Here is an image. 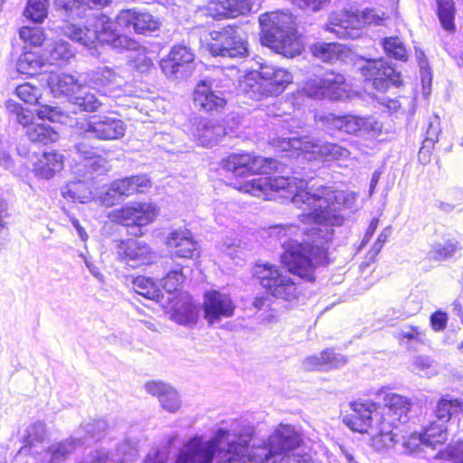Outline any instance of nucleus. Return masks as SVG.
Masks as SVG:
<instances>
[{"label":"nucleus","instance_id":"obj_16","mask_svg":"<svg viewBox=\"0 0 463 463\" xmlns=\"http://www.w3.org/2000/svg\"><path fill=\"white\" fill-rule=\"evenodd\" d=\"M5 113L9 123L18 124L26 129L34 119V113L37 114L41 119H48L50 121H56L59 113L56 108L51 106H43L34 112L31 109L24 108L22 104L14 99H7L5 102Z\"/></svg>","mask_w":463,"mask_h":463},{"label":"nucleus","instance_id":"obj_26","mask_svg":"<svg viewBox=\"0 0 463 463\" xmlns=\"http://www.w3.org/2000/svg\"><path fill=\"white\" fill-rule=\"evenodd\" d=\"M149 186L150 180L146 175H133L114 181L107 195L114 200H120L136 193H143Z\"/></svg>","mask_w":463,"mask_h":463},{"label":"nucleus","instance_id":"obj_36","mask_svg":"<svg viewBox=\"0 0 463 463\" xmlns=\"http://www.w3.org/2000/svg\"><path fill=\"white\" fill-rule=\"evenodd\" d=\"M199 309L190 300H185L175 306L173 309L171 318L175 323L183 326H194L197 323Z\"/></svg>","mask_w":463,"mask_h":463},{"label":"nucleus","instance_id":"obj_15","mask_svg":"<svg viewBox=\"0 0 463 463\" xmlns=\"http://www.w3.org/2000/svg\"><path fill=\"white\" fill-rule=\"evenodd\" d=\"M194 61L192 50L184 44H177L172 47L167 57L160 61V68L169 79H183L191 74Z\"/></svg>","mask_w":463,"mask_h":463},{"label":"nucleus","instance_id":"obj_17","mask_svg":"<svg viewBox=\"0 0 463 463\" xmlns=\"http://www.w3.org/2000/svg\"><path fill=\"white\" fill-rule=\"evenodd\" d=\"M235 304L228 294L210 290L204 294L203 312L208 324L213 325L233 316Z\"/></svg>","mask_w":463,"mask_h":463},{"label":"nucleus","instance_id":"obj_53","mask_svg":"<svg viewBox=\"0 0 463 463\" xmlns=\"http://www.w3.org/2000/svg\"><path fill=\"white\" fill-rule=\"evenodd\" d=\"M159 402L164 410L171 413L177 411L181 407L180 397L172 386L159 399Z\"/></svg>","mask_w":463,"mask_h":463},{"label":"nucleus","instance_id":"obj_31","mask_svg":"<svg viewBox=\"0 0 463 463\" xmlns=\"http://www.w3.org/2000/svg\"><path fill=\"white\" fill-rule=\"evenodd\" d=\"M398 426L393 421H380L373 430L368 433L372 435V446L378 451L392 448L398 442V435L393 432Z\"/></svg>","mask_w":463,"mask_h":463},{"label":"nucleus","instance_id":"obj_24","mask_svg":"<svg viewBox=\"0 0 463 463\" xmlns=\"http://www.w3.org/2000/svg\"><path fill=\"white\" fill-rule=\"evenodd\" d=\"M118 254L126 264L133 269L148 265L155 258V252L148 244L133 239L121 244Z\"/></svg>","mask_w":463,"mask_h":463},{"label":"nucleus","instance_id":"obj_6","mask_svg":"<svg viewBox=\"0 0 463 463\" xmlns=\"http://www.w3.org/2000/svg\"><path fill=\"white\" fill-rule=\"evenodd\" d=\"M385 18V13L377 8L343 10L329 15L325 30L338 39L355 40L364 33L366 26L382 25Z\"/></svg>","mask_w":463,"mask_h":463},{"label":"nucleus","instance_id":"obj_42","mask_svg":"<svg viewBox=\"0 0 463 463\" xmlns=\"http://www.w3.org/2000/svg\"><path fill=\"white\" fill-rule=\"evenodd\" d=\"M54 6L64 19L82 18L89 15L86 14L82 0H54Z\"/></svg>","mask_w":463,"mask_h":463},{"label":"nucleus","instance_id":"obj_25","mask_svg":"<svg viewBox=\"0 0 463 463\" xmlns=\"http://www.w3.org/2000/svg\"><path fill=\"white\" fill-rule=\"evenodd\" d=\"M191 132L199 145L207 147L216 145L226 134L223 126L206 118H194Z\"/></svg>","mask_w":463,"mask_h":463},{"label":"nucleus","instance_id":"obj_51","mask_svg":"<svg viewBox=\"0 0 463 463\" xmlns=\"http://www.w3.org/2000/svg\"><path fill=\"white\" fill-rule=\"evenodd\" d=\"M46 434V426L43 421H35L27 427L25 434L23 437V442L24 446L23 449L27 447L31 448L35 442L43 441Z\"/></svg>","mask_w":463,"mask_h":463},{"label":"nucleus","instance_id":"obj_34","mask_svg":"<svg viewBox=\"0 0 463 463\" xmlns=\"http://www.w3.org/2000/svg\"><path fill=\"white\" fill-rule=\"evenodd\" d=\"M419 439L422 445L435 449L447 439V427L439 421H431L419 434Z\"/></svg>","mask_w":463,"mask_h":463},{"label":"nucleus","instance_id":"obj_29","mask_svg":"<svg viewBox=\"0 0 463 463\" xmlns=\"http://www.w3.org/2000/svg\"><path fill=\"white\" fill-rule=\"evenodd\" d=\"M43 55L47 60V66L61 67L68 64L74 58L75 49L69 42L58 40L45 47Z\"/></svg>","mask_w":463,"mask_h":463},{"label":"nucleus","instance_id":"obj_9","mask_svg":"<svg viewBox=\"0 0 463 463\" xmlns=\"http://www.w3.org/2000/svg\"><path fill=\"white\" fill-rule=\"evenodd\" d=\"M253 273L261 287L274 298L286 301L298 298L299 289L296 281L281 267L269 263L257 264Z\"/></svg>","mask_w":463,"mask_h":463},{"label":"nucleus","instance_id":"obj_55","mask_svg":"<svg viewBox=\"0 0 463 463\" xmlns=\"http://www.w3.org/2000/svg\"><path fill=\"white\" fill-rule=\"evenodd\" d=\"M440 133L439 118H435L433 121H430L428 125V128L425 133V147H433L435 143L439 140Z\"/></svg>","mask_w":463,"mask_h":463},{"label":"nucleus","instance_id":"obj_45","mask_svg":"<svg viewBox=\"0 0 463 463\" xmlns=\"http://www.w3.org/2000/svg\"><path fill=\"white\" fill-rule=\"evenodd\" d=\"M108 427L109 424L105 420L89 421L80 426L77 437H80L85 445L90 439L99 440L101 439Z\"/></svg>","mask_w":463,"mask_h":463},{"label":"nucleus","instance_id":"obj_52","mask_svg":"<svg viewBox=\"0 0 463 463\" xmlns=\"http://www.w3.org/2000/svg\"><path fill=\"white\" fill-rule=\"evenodd\" d=\"M15 94L25 103L36 104L41 97V90L30 83H24L16 87Z\"/></svg>","mask_w":463,"mask_h":463},{"label":"nucleus","instance_id":"obj_22","mask_svg":"<svg viewBox=\"0 0 463 463\" xmlns=\"http://www.w3.org/2000/svg\"><path fill=\"white\" fill-rule=\"evenodd\" d=\"M167 247L174 258L194 259L199 256V244L188 229L172 231L167 236Z\"/></svg>","mask_w":463,"mask_h":463},{"label":"nucleus","instance_id":"obj_5","mask_svg":"<svg viewBox=\"0 0 463 463\" xmlns=\"http://www.w3.org/2000/svg\"><path fill=\"white\" fill-rule=\"evenodd\" d=\"M261 43L278 53L294 57L300 52L295 18L288 11L266 13L260 16Z\"/></svg>","mask_w":463,"mask_h":463},{"label":"nucleus","instance_id":"obj_43","mask_svg":"<svg viewBox=\"0 0 463 463\" xmlns=\"http://www.w3.org/2000/svg\"><path fill=\"white\" fill-rule=\"evenodd\" d=\"M135 291L147 299L159 301L163 298L161 289L150 278L139 276L133 279Z\"/></svg>","mask_w":463,"mask_h":463},{"label":"nucleus","instance_id":"obj_61","mask_svg":"<svg viewBox=\"0 0 463 463\" xmlns=\"http://www.w3.org/2000/svg\"><path fill=\"white\" fill-rule=\"evenodd\" d=\"M401 340L409 342H421L422 334L418 327L408 326L401 330L399 333Z\"/></svg>","mask_w":463,"mask_h":463},{"label":"nucleus","instance_id":"obj_57","mask_svg":"<svg viewBox=\"0 0 463 463\" xmlns=\"http://www.w3.org/2000/svg\"><path fill=\"white\" fill-rule=\"evenodd\" d=\"M170 386L162 381H149L145 384V390L147 393L157 397L159 400L169 390Z\"/></svg>","mask_w":463,"mask_h":463},{"label":"nucleus","instance_id":"obj_14","mask_svg":"<svg viewBox=\"0 0 463 463\" xmlns=\"http://www.w3.org/2000/svg\"><path fill=\"white\" fill-rule=\"evenodd\" d=\"M351 412L343 417V422L353 431L364 433L373 430L383 416L375 402L356 401L350 404Z\"/></svg>","mask_w":463,"mask_h":463},{"label":"nucleus","instance_id":"obj_62","mask_svg":"<svg viewBox=\"0 0 463 463\" xmlns=\"http://www.w3.org/2000/svg\"><path fill=\"white\" fill-rule=\"evenodd\" d=\"M448 322L447 313L443 311H436L430 316V324L435 331L443 330Z\"/></svg>","mask_w":463,"mask_h":463},{"label":"nucleus","instance_id":"obj_11","mask_svg":"<svg viewBox=\"0 0 463 463\" xmlns=\"http://www.w3.org/2000/svg\"><path fill=\"white\" fill-rule=\"evenodd\" d=\"M356 65L366 85H371L380 92L387 91L391 86L397 88L402 82L401 72L383 58H362Z\"/></svg>","mask_w":463,"mask_h":463},{"label":"nucleus","instance_id":"obj_10","mask_svg":"<svg viewBox=\"0 0 463 463\" xmlns=\"http://www.w3.org/2000/svg\"><path fill=\"white\" fill-rule=\"evenodd\" d=\"M212 43L208 50L213 56L241 59L248 55L246 33L238 25H227L222 30L210 33Z\"/></svg>","mask_w":463,"mask_h":463},{"label":"nucleus","instance_id":"obj_64","mask_svg":"<svg viewBox=\"0 0 463 463\" xmlns=\"http://www.w3.org/2000/svg\"><path fill=\"white\" fill-rule=\"evenodd\" d=\"M412 365L414 369L419 371H424L430 368L431 365V360L428 356L418 355L414 356L412 360Z\"/></svg>","mask_w":463,"mask_h":463},{"label":"nucleus","instance_id":"obj_40","mask_svg":"<svg viewBox=\"0 0 463 463\" xmlns=\"http://www.w3.org/2000/svg\"><path fill=\"white\" fill-rule=\"evenodd\" d=\"M437 15L444 30L453 33L456 30V5L454 0H436Z\"/></svg>","mask_w":463,"mask_h":463},{"label":"nucleus","instance_id":"obj_28","mask_svg":"<svg viewBox=\"0 0 463 463\" xmlns=\"http://www.w3.org/2000/svg\"><path fill=\"white\" fill-rule=\"evenodd\" d=\"M46 67L47 60L43 53L29 50L28 46H24L23 52L16 61V70L20 74L33 77L46 71Z\"/></svg>","mask_w":463,"mask_h":463},{"label":"nucleus","instance_id":"obj_19","mask_svg":"<svg viewBox=\"0 0 463 463\" xmlns=\"http://www.w3.org/2000/svg\"><path fill=\"white\" fill-rule=\"evenodd\" d=\"M379 398L383 396V406H377L382 421H393V425L398 426L401 422L407 421V413L410 411V401L408 398L393 393L387 392L385 390H380L377 393Z\"/></svg>","mask_w":463,"mask_h":463},{"label":"nucleus","instance_id":"obj_8","mask_svg":"<svg viewBox=\"0 0 463 463\" xmlns=\"http://www.w3.org/2000/svg\"><path fill=\"white\" fill-rule=\"evenodd\" d=\"M292 74L283 68L265 65L261 67L257 78H248L243 86L244 91L254 99L263 96H277L292 82Z\"/></svg>","mask_w":463,"mask_h":463},{"label":"nucleus","instance_id":"obj_21","mask_svg":"<svg viewBox=\"0 0 463 463\" xmlns=\"http://www.w3.org/2000/svg\"><path fill=\"white\" fill-rule=\"evenodd\" d=\"M86 81L102 96H116L123 85V79L111 68L104 66L89 71Z\"/></svg>","mask_w":463,"mask_h":463},{"label":"nucleus","instance_id":"obj_33","mask_svg":"<svg viewBox=\"0 0 463 463\" xmlns=\"http://www.w3.org/2000/svg\"><path fill=\"white\" fill-rule=\"evenodd\" d=\"M63 168V156L57 152H46L44 151L42 156L33 163V171L35 175L43 178L50 179L55 173L61 171Z\"/></svg>","mask_w":463,"mask_h":463},{"label":"nucleus","instance_id":"obj_44","mask_svg":"<svg viewBox=\"0 0 463 463\" xmlns=\"http://www.w3.org/2000/svg\"><path fill=\"white\" fill-rule=\"evenodd\" d=\"M462 402L458 399L442 397L437 403L435 417L438 421L446 425L453 414L462 408Z\"/></svg>","mask_w":463,"mask_h":463},{"label":"nucleus","instance_id":"obj_12","mask_svg":"<svg viewBox=\"0 0 463 463\" xmlns=\"http://www.w3.org/2000/svg\"><path fill=\"white\" fill-rule=\"evenodd\" d=\"M302 90L312 99L340 100L347 97L349 85L343 74L330 71L307 80Z\"/></svg>","mask_w":463,"mask_h":463},{"label":"nucleus","instance_id":"obj_46","mask_svg":"<svg viewBox=\"0 0 463 463\" xmlns=\"http://www.w3.org/2000/svg\"><path fill=\"white\" fill-rule=\"evenodd\" d=\"M61 194L66 199L85 203L90 197V193L83 181L70 182L61 189Z\"/></svg>","mask_w":463,"mask_h":463},{"label":"nucleus","instance_id":"obj_47","mask_svg":"<svg viewBox=\"0 0 463 463\" xmlns=\"http://www.w3.org/2000/svg\"><path fill=\"white\" fill-rule=\"evenodd\" d=\"M381 44L389 57L402 61L407 60V50L399 37H385L381 41Z\"/></svg>","mask_w":463,"mask_h":463},{"label":"nucleus","instance_id":"obj_37","mask_svg":"<svg viewBox=\"0 0 463 463\" xmlns=\"http://www.w3.org/2000/svg\"><path fill=\"white\" fill-rule=\"evenodd\" d=\"M461 249L462 246L460 242L458 240L451 238L444 241L433 242L429 254L430 258L436 261H445L455 257Z\"/></svg>","mask_w":463,"mask_h":463},{"label":"nucleus","instance_id":"obj_3","mask_svg":"<svg viewBox=\"0 0 463 463\" xmlns=\"http://www.w3.org/2000/svg\"><path fill=\"white\" fill-rule=\"evenodd\" d=\"M84 28L67 24L63 33L72 41L92 48L97 43L107 44L113 49H135L137 43L121 31L146 33L158 29V21L149 13L133 9L121 10L115 21L104 14H93Z\"/></svg>","mask_w":463,"mask_h":463},{"label":"nucleus","instance_id":"obj_48","mask_svg":"<svg viewBox=\"0 0 463 463\" xmlns=\"http://www.w3.org/2000/svg\"><path fill=\"white\" fill-rule=\"evenodd\" d=\"M48 0H28L24 16L34 23H42L47 16Z\"/></svg>","mask_w":463,"mask_h":463},{"label":"nucleus","instance_id":"obj_13","mask_svg":"<svg viewBox=\"0 0 463 463\" xmlns=\"http://www.w3.org/2000/svg\"><path fill=\"white\" fill-rule=\"evenodd\" d=\"M156 207L151 203H135L115 209L109 214L112 221L131 229L135 236L142 234V227L150 223L156 217Z\"/></svg>","mask_w":463,"mask_h":463},{"label":"nucleus","instance_id":"obj_2","mask_svg":"<svg viewBox=\"0 0 463 463\" xmlns=\"http://www.w3.org/2000/svg\"><path fill=\"white\" fill-rule=\"evenodd\" d=\"M253 428L240 420L219 428L209 440L194 436L183 445L175 463H310L308 454L290 452L302 443L290 425L280 424L261 446H250Z\"/></svg>","mask_w":463,"mask_h":463},{"label":"nucleus","instance_id":"obj_39","mask_svg":"<svg viewBox=\"0 0 463 463\" xmlns=\"http://www.w3.org/2000/svg\"><path fill=\"white\" fill-rule=\"evenodd\" d=\"M70 102L82 111L94 112L99 109L103 102L99 100L89 89L80 85L79 90L71 96Z\"/></svg>","mask_w":463,"mask_h":463},{"label":"nucleus","instance_id":"obj_59","mask_svg":"<svg viewBox=\"0 0 463 463\" xmlns=\"http://www.w3.org/2000/svg\"><path fill=\"white\" fill-rule=\"evenodd\" d=\"M76 153L83 159H94L98 154L96 148L83 140L74 145Z\"/></svg>","mask_w":463,"mask_h":463},{"label":"nucleus","instance_id":"obj_7","mask_svg":"<svg viewBox=\"0 0 463 463\" xmlns=\"http://www.w3.org/2000/svg\"><path fill=\"white\" fill-rule=\"evenodd\" d=\"M270 145L276 151L286 153L285 156L289 158L311 160L320 156L326 159L342 160L350 156L349 150L338 144L314 142L307 137H277L270 140Z\"/></svg>","mask_w":463,"mask_h":463},{"label":"nucleus","instance_id":"obj_60","mask_svg":"<svg viewBox=\"0 0 463 463\" xmlns=\"http://www.w3.org/2000/svg\"><path fill=\"white\" fill-rule=\"evenodd\" d=\"M445 454L451 463H463V441L449 446Z\"/></svg>","mask_w":463,"mask_h":463},{"label":"nucleus","instance_id":"obj_23","mask_svg":"<svg viewBox=\"0 0 463 463\" xmlns=\"http://www.w3.org/2000/svg\"><path fill=\"white\" fill-rule=\"evenodd\" d=\"M195 107L208 113H218L227 104V99L222 91L213 90L212 85L205 80L200 81L194 91Z\"/></svg>","mask_w":463,"mask_h":463},{"label":"nucleus","instance_id":"obj_18","mask_svg":"<svg viewBox=\"0 0 463 463\" xmlns=\"http://www.w3.org/2000/svg\"><path fill=\"white\" fill-rule=\"evenodd\" d=\"M85 131L100 140H116L125 135L126 125L117 117L99 115L90 118Z\"/></svg>","mask_w":463,"mask_h":463},{"label":"nucleus","instance_id":"obj_49","mask_svg":"<svg viewBox=\"0 0 463 463\" xmlns=\"http://www.w3.org/2000/svg\"><path fill=\"white\" fill-rule=\"evenodd\" d=\"M19 36L25 43L24 46L39 47L43 44L45 35L39 26H24L19 30Z\"/></svg>","mask_w":463,"mask_h":463},{"label":"nucleus","instance_id":"obj_56","mask_svg":"<svg viewBox=\"0 0 463 463\" xmlns=\"http://www.w3.org/2000/svg\"><path fill=\"white\" fill-rule=\"evenodd\" d=\"M299 9L307 12H318L324 8L330 0H290Z\"/></svg>","mask_w":463,"mask_h":463},{"label":"nucleus","instance_id":"obj_30","mask_svg":"<svg viewBox=\"0 0 463 463\" xmlns=\"http://www.w3.org/2000/svg\"><path fill=\"white\" fill-rule=\"evenodd\" d=\"M346 359L341 354L335 353L333 349H326L319 355H311L303 361V367L306 370H327L344 365Z\"/></svg>","mask_w":463,"mask_h":463},{"label":"nucleus","instance_id":"obj_1","mask_svg":"<svg viewBox=\"0 0 463 463\" xmlns=\"http://www.w3.org/2000/svg\"><path fill=\"white\" fill-rule=\"evenodd\" d=\"M222 166L235 176L284 172L280 162L249 153H232L222 159ZM241 189L265 200L290 198L302 210L298 218L304 223L339 226L344 221L338 213L345 200L344 193L324 185L313 177L307 180L296 175H260L247 181Z\"/></svg>","mask_w":463,"mask_h":463},{"label":"nucleus","instance_id":"obj_32","mask_svg":"<svg viewBox=\"0 0 463 463\" xmlns=\"http://www.w3.org/2000/svg\"><path fill=\"white\" fill-rule=\"evenodd\" d=\"M47 83L55 97H66L69 101L80 87L73 76L64 73H50Z\"/></svg>","mask_w":463,"mask_h":463},{"label":"nucleus","instance_id":"obj_38","mask_svg":"<svg viewBox=\"0 0 463 463\" xmlns=\"http://www.w3.org/2000/svg\"><path fill=\"white\" fill-rule=\"evenodd\" d=\"M26 136L33 143L47 145L59 138V134L50 126L44 123H33L25 129Z\"/></svg>","mask_w":463,"mask_h":463},{"label":"nucleus","instance_id":"obj_20","mask_svg":"<svg viewBox=\"0 0 463 463\" xmlns=\"http://www.w3.org/2000/svg\"><path fill=\"white\" fill-rule=\"evenodd\" d=\"M326 121L331 128L347 134L375 133L381 128L373 118H361L354 115L329 114L326 117Z\"/></svg>","mask_w":463,"mask_h":463},{"label":"nucleus","instance_id":"obj_54","mask_svg":"<svg viewBox=\"0 0 463 463\" xmlns=\"http://www.w3.org/2000/svg\"><path fill=\"white\" fill-rule=\"evenodd\" d=\"M184 279V276L181 269H172L162 279V286L166 292L172 293L177 290Z\"/></svg>","mask_w":463,"mask_h":463},{"label":"nucleus","instance_id":"obj_27","mask_svg":"<svg viewBox=\"0 0 463 463\" xmlns=\"http://www.w3.org/2000/svg\"><path fill=\"white\" fill-rule=\"evenodd\" d=\"M80 437H70L64 440L55 442L48 447L43 456V463H66L71 455L80 446L84 445Z\"/></svg>","mask_w":463,"mask_h":463},{"label":"nucleus","instance_id":"obj_41","mask_svg":"<svg viewBox=\"0 0 463 463\" xmlns=\"http://www.w3.org/2000/svg\"><path fill=\"white\" fill-rule=\"evenodd\" d=\"M315 57L325 62L341 59L343 45L336 43H317L311 46Z\"/></svg>","mask_w":463,"mask_h":463},{"label":"nucleus","instance_id":"obj_58","mask_svg":"<svg viewBox=\"0 0 463 463\" xmlns=\"http://www.w3.org/2000/svg\"><path fill=\"white\" fill-rule=\"evenodd\" d=\"M0 166L5 169H12L14 166L13 159L10 156V145L5 139L0 137Z\"/></svg>","mask_w":463,"mask_h":463},{"label":"nucleus","instance_id":"obj_63","mask_svg":"<svg viewBox=\"0 0 463 463\" xmlns=\"http://www.w3.org/2000/svg\"><path fill=\"white\" fill-rule=\"evenodd\" d=\"M167 454L159 449H153L147 455L144 463H165Z\"/></svg>","mask_w":463,"mask_h":463},{"label":"nucleus","instance_id":"obj_4","mask_svg":"<svg viewBox=\"0 0 463 463\" xmlns=\"http://www.w3.org/2000/svg\"><path fill=\"white\" fill-rule=\"evenodd\" d=\"M274 232L284 250L281 260L288 271L305 281L314 282L317 268L328 264L330 238L314 232L299 241L297 237L304 230L296 225L277 226Z\"/></svg>","mask_w":463,"mask_h":463},{"label":"nucleus","instance_id":"obj_35","mask_svg":"<svg viewBox=\"0 0 463 463\" xmlns=\"http://www.w3.org/2000/svg\"><path fill=\"white\" fill-rule=\"evenodd\" d=\"M215 5L218 14L224 17L244 15L253 7L251 0H217Z\"/></svg>","mask_w":463,"mask_h":463},{"label":"nucleus","instance_id":"obj_50","mask_svg":"<svg viewBox=\"0 0 463 463\" xmlns=\"http://www.w3.org/2000/svg\"><path fill=\"white\" fill-rule=\"evenodd\" d=\"M123 50L124 49H122L121 51ZM128 50L134 52V53L129 55L128 58L130 60L132 67L136 69L137 71L144 73L153 66L152 59L147 57L146 48L141 47L137 44L135 49Z\"/></svg>","mask_w":463,"mask_h":463}]
</instances>
